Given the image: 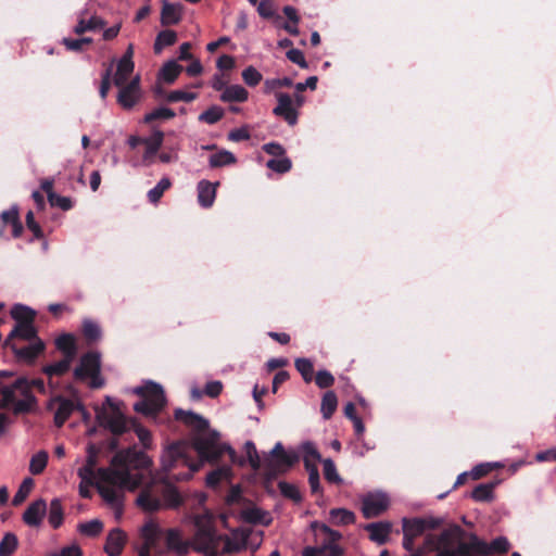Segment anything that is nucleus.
<instances>
[{
	"mask_svg": "<svg viewBox=\"0 0 556 556\" xmlns=\"http://www.w3.org/2000/svg\"><path fill=\"white\" fill-rule=\"evenodd\" d=\"M164 538V531L153 520L147 521L140 529L141 543L139 546L153 551L154 556L165 555L164 547L161 546V539Z\"/></svg>",
	"mask_w": 556,
	"mask_h": 556,
	"instance_id": "12",
	"label": "nucleus"
},
{
	"mask_svg": "<svg viewBox=\"0 0 556 556\" xmlns=\"http://www.w3.org/2000/svg\"><path fill=\"white\" fill-rule=\"evenodd\" d=\"M218 182L212 184L207 180H201L198 184V201L202 207H211L215 201L216 188Z\"/></svg>",
	"mask_w": 556,
	"mask_h": 556,
	"instance_id": "21",
	"label": "nucleus"
},
{
	"mask_svg": "<svg viewBox=\"0 0 556 556\" xmlns=\"http://www.w3.org/2000/svg\"><path fill=\"white\" fill-rule=\"evenodd\" d=\"M425 521L422 518L403 519V533L410 536H419L425 531Z\"/></svg>",
	"mask_w": 556,
	"mask_h": 556,
	"instance_id": "34",
	"label": "nucleus"
},
{
	"mask_svg": "<svg viewBox=\"0 0 556 556\" xmlns=\"http://www.w3.org/2000/svg\"><path fill=\"white\" fill-rule=\"evenodd\" d=\"M300 458L298 452L283 451L277 459H267L264 464V475L267 479L276 477L279 472L286 470L295 464Z\"/></svg>",
	"mask_w": 556,
	"mask_h": 556,
	"instance_id": "14",
	"label": "nucleus"
},
{
	"mask_svg": "<svg viewBox=\"0 0 556 556\" xmlns=\"http://www.w3.org/2000/svg\"><path fill=\"white\" fill-rule=\"evenodd\" d=\"M278 488L285 497L290 498L295 503H299L301 501V493L296 485L288 483L286 481H280L278 483Z\"/></svg>",
	"mask_w": 556,
	"mask_h": 556,
	"instance_id": "53",
	"label": "nucleus"
},
{
	"mask_svg": "<svg viewBox=\"0 0 556 556\" xmlns=\"http://www.w3.org/2000/svg\"><path fill=\"white\" fill-rule=\"evenodd\" d=\"M362 513L365 518H375L384 513L390 505L389 495L381 491L375 490L365 493L361 497Z\"/></svg>",
	"mask_w": 556,
	"mask_h": 556,
	"instance_id": "11",
	"label": "nucleus"
},
{
	"mask_svg": "<svg viewBox=\"0 0 556 556\" xmlns=\"http://www.w3.org/2000/svg\"><path fill=\"white\" fill-rule=\"evenodd\" d=\"M134 62H125L119 60L113 78L114 85L117 87H122L123 85L128 84L127 81L131 73L134 72Z\"/></svg>",
	"mask_w": 556,
	"mask_h": 556,
	"instance_id": "27",
	"label": "nucleus"
},
{
	"mask_svg": "<svg viewBox=\"0 0 556 556\" xmlns=\"http://www.w3.org/2000/svg\"><path fill=\"white\" fill-rule=\"evenodd\" d=\"M175 116V112L168 108H157L153 110L152 112L148 113L143 122L144 123H151L155 119H170Z\"/></svg>",
	"mask_w": 556,
	"mask_h": 556,
	"instance_id": "54",
	"label": "nucleus"
},
{
	"mask_svg": "<svg viewBox=\"0 0 556 556\" xmlns=\"http://www.w3.org/2000/svg\"><path fill=\"white\" fill-rule=\"evenodd\" d=\"M338 400L332 391L326 392L321 400V414L325 419H329L337 408Z\"/></svg>",
	"mask_w": 556,
	"mask_h": 556,
	"instance_id": "40",
	"label": "nucleus"
},
{
	"mask_svg": "<svg viewBox=\"0 0 556 556\" xmlns=\"http://www.w3.org/2000/svg\"><path fill=\"white\" fill-rule=\"evenodd\" d=\"M181 7L179 4L163 2L161 23L163 25H175L181 20Z\"/></svg>",
	"mask_w": 556,
	"mask_h": 556,
	"instance_id": "24",
	"label": "nucleus"
},
{
	"mask_svg": "<svg viewBox=\"0 0 556 556\" xmlns=\"http://www.w3.org/2000/svg\"><path fill=\"white\" fill-rule=\"evenodd\" d=\"M295 368L303 377L304 381L309 382L313 379L314 367L313 363L308 358H296L294 362Z\"/></svg>",
	"mask_w": 556,
	"mask_h": 556,
	"instance_id": "46",
	"label": "nucleus"
},
{
	"mask_svg": "<svg viewBox=\"0 0 556 556\" xmlns=\"http://www.w3.org/2000/svg\"><path fill=\"white\" fill-rule=\"evenodd\" d=\"M47 514V503L45 500L39 498L33 502L23 514V521L34 528L41 526L42 520Z\"/></svg>",
	"mask_w": 556,
	"mask_h": 556,
	"instance_id": "18",
	"label": "nucleus"
},
{
	"mask_svg": "<svg viewBox=\"0 0 556 556\" xmlns=\"http://www.w3.org/2000/svg\"><path fill=\"white\" fill-rule=\"evenodd\" d=\"M224 116L223 108L218 105H212L206 111L199 115V121L206 123L208 125H213L217 123Z\"/></svg>",
	"mask_w": 556,
	"mask_h": 556,
	"instance_id": "43",
	"label": "nucleus"
},
{
	"mask_svg": "<svg viewBox=\"0 0 556 556\" xmlns=\"http://www.w3.org/2000/svg\"><path fill=\"white\" fill-rule=\"evenodd\" d=\"M135 432L143 447L150 448L152 444L151 432L147 428L141 426H137L135 428Z\"/></svg>",
	"mask_w": 556,
	"mask_h": 556,
	"instance_id": "63",
	"label": "nucleus"
},
{
	"mask_svg": "<svg viewBox=\"0 0 556 556\" xmlns=\"http://www.w3.org/2000/svg\"><path fill=\"white\" fill-rule=\"evenodd\" d=\"M391 528L392 525L390 522L380 521L367 525L365 530L369 533L371 541L381 545L388 541Z\"/></svg>",
	"mask_w": 556,
	"mask_h": 556,
	"instance_id": "22",
	"label": "nucleus"
},
{
	"mask_svg": "<svg viewBox=\"0 0 556 556\" xmlns=\"http://www.w3.org/2000/svg\"><path fill=\"white\" fill-rule=\"evenodd\" d=\"M163 140L164 134L159 129L153 130L150 137L144 138L143 144L146 146V151L142 157V162L144 165L149 166L153 163V157L160 150Z\"/></svg>",
	"mask_w": 556,
	"mask_h": 556,
	"instance_id": "19",
	"label": "nucleus"
},
{
	"mask_svg": "<svg viewBox=\"0 0 556 556\" xmlns=\"http://www.w3.org/2000/svg\"><path fill=\"white\" fill-rule=\"evenodd\" d=\"M191 520L193 523L192 549L205 556H217L224 535L217 533L213 515L199 514L194 515Z\"/></svg>",
	"mask_w": 556,
	"mask_h": 556,
	"instance_id": "4",
	"label": "nucleus"
},
{
	"mask_svg": "<svg viewBox=\"0 0 556 556\" xmlns=\"http://www.w3.org/2000/svg\"><path fill=\"white\" fill-rule=\"evenodd\" d=\"M339 540H331L330 538L323 543L321 552L327 553L328 556H342L343 548L337 544Z\"/></svg>",
	"mask_w": 556,
	"mask_h": 556,
	"instance_id": "60",
	"label": "nucleus"
},
{
	"mask_svg": "<svg viewBox=\"0 0 556 556\" xmlns=\"http://www.w3.org/2000/svg\"><path fill=\"white\" fill-rule=\"evenodd\" d=\"M126 543V533L119 529H113L106 538L104 551L109 556H118L124 549Z\"/></svg>",
	"mask_w": 556,
	"mask_h": 556,
	"instance_id": "20",
	"label": "nucleus"
},
{
	"mask_svg": "<svg viewBox=\"0 0 556 556\" xmlns=\"http://www.w3.org/2000/svg\"><path fill=\"white\" fill-rule=\"evenodd\" d=\"M287 58L292 62L298 64L302 68H307L308 64L305 60L303 52L299 49H291L287 52Z\"/></svg>",
	"mask_w": 556,
	"mask_h": 556,
	"instance_id": "62",
	"label": "nucleus"
},
{
	"mask_svg": "<svg viewBox=\"0 0 556 556\" xmlns=\"http://www.w3.org/2000/svg\"><path fill=\"white\" fill-rule=\"evenodd\" d=\"M231 477V468L229 466H222L206 477V483L210 486H216L223 480H229Z\"/></svg>",
	"mask_w": 556,
	"mask_h": 556,
	"instance_id": "39",
	"label": "nucleus"
},
{
	"mask_svg": "<svg viewBox=\"0 0 556 556\" xmlns=\"http://www.w3.org/2000/svg\"><path fill=\"white\" fill-rule=\"evenodd\" d=\"M104 26V21L98 16H91L88 21L80 18L74 28V33L81 35L87 30H94Z\"/></svg>",
	"mask_w": 556,
	"mask_h": 556,
	"instance_id": "38",
	"label": "nucleus"
},
{
	"mask_svg": "<svg viewBox=\"0 0 556 556\" xmlns=\"http://www.w3.org/2000/svg\"><path fill=\"white\" fill-rule=\"evenodd\" d=\"M48 201L51 206L59 207L63 211H68L73 207V201L70 197L60 195L58 193L50 194Z\"/></svg>",
	"mask_w": 556,
	"mask_h": 556,
	"instance_id": "59",
	"label": "nucleus"
},
{
	"mask_svg": "<svg viewBox=\"0 0 556 556\" xmlns=\"http://www.w3.org/2000/svg\"><path fill=\"white\" fill-rule=\"evenodd\" d=\"M198 98V93L195 92H188V91H184V90H174V91H170L167 96H166V100L168 102H192L193 100H195Z\"/></svg>",
	"mask_w": 556,
	"mask_h": 556,
	"instance_id": "55",
	"label": "nucleus"
},
{
	"mask_svg": "<svg viewBox=\"0 0 556 556\" xmlns=\"http://www.w3.org/2000/svg\"><path fill=\"white\" fill-rule=\"evenodd\" d=\"M248 98L249 92L241 85H229L220 94L223 102H244Z\"/></svg>",
	"mask_w": 556,
	"mask_h": 556,
	"instance_id": "25",
	"label": "nucleus"
},
{
	"mask_svg": "<svg viewBox=\"0 0 556 556\" xmlns=\"http://www.w3.org/2000/svg\"><path fill=\"white\" fill-rule=\"evenodd\" d=\"M177 35L174 30H163L161 31L154 42V51L155 53H161L165 47L172 46L176 42Z\"/></svg>",
	"mask_w": 556,
	"mask_h": 556,
	"instance_id": "36",
	"label": "nucleus"
},
{
	"mask_svg": "<svg viewBox=\"0 0 556 556\" xmlns=\"http://www.w3.org/2000/svg\"><path fill=\"white\" fill-rule=\"evenodd\" d=\"M49 523L54 528H59L63 522V507L59 498H53L50 502L49 509L47 508Z\"/></svg>",
	"mask_w": 556,
	"mask_h": 556,
	"instance_id": "30",
	"label": "nucleus"
},
{
	"mask_svg": "<svg viewBox=\"0 0 556 556\" xmlns=\"http://www.w3.org/2000/svg\"><path fill=\"white\" fill-rule=\"evenodd\" d=\"M496 483H482L477 485L471 496L477 502H489L493 498V490Z\"/></svg>",
	"mask_w": 556,
	"mask_h": 556,
	"instance_id": "37",
	"label": "nucleus"
},
{
	"mask_svg": "<svg viewBox=\"0 0 556 556\" xmlns=\"http://www.w3.org/2000/svg\"><path fill=\"white\" fill-rule=\"evenodd\" d=\"M242 78L248 86L254 87L261 83L263 76L255 67L248 66L242 72Z\"/></svg>",
	"mask_w": 556,
	"mask_h": 556,
	"instance_id": "58",
	"label": "nucleus"
},
{
	"mask_svg": "<svg viewBox=\"0 0 556 556\" xmlns=\"http://www.w3.org/2000/svg\"><path fill=\"white\" fill-rule=\"evenodd\" d=\"M102 529L103 523L99 519H92L78 526V531L87 536H97Z\"/></svg>",
	"mask_w": 556,
	"mask_h": 556,
	"instance_id": "48",
	"label": "nucleus"
},
{
	"mask_svg": "<svg viewBox=\"0 0 556 556\" xmlns=\"http://www.w3.org/2000/svg\"><path fill=\"white\" fill-rule=\"evenodd\" d=\"M101 355L98 352H88L83 355L80 364L75 368L74 375L76 379H89V386L92 389L101 388L104 380L100 375Z\"/></svg>",
	"mask_w": 556,
	"mask_h": 556,
	"instance_id": "9",
	"label": "nucleus"
},
{
	"mask_svg": "<svg viewBox=\"0 0 556 556\" xmlns=\"http://www.w3.org/2000/svg\"><path fill=\"white\" fill-rule=\"evenodd\" d=\"M151 464L146 453L130 447L118 452L109 468L96 470L84 465L78 469V477L81 483L96 485L103 500L115 510L116 518H119L124 492L134 491L142 484Z\"/></svg>",
	"mask_w": 556,
	"mask_h": 556,
	"instance_id": "2",
	"label": "nucleus"
},
{
	"mask_svg": "<svg viewBox=\"0 0 556 556\" xmlns=\"http://www.w3.org/2000/svg\"><path fill=\"white\" fill-rule=\"evenodd\" d=\"M33 485H34L33 479L26 478L22 482V484L20 485L17 492L15 493V495L13 497V501H12L13 505L17 506V505L22 504L26 500L28 494L30 493Z\"/></svg>",
	"mask_w": 556,
	"mask_h": 556,
	"instance_id": "52",
	"label": "nucleus"
},
{
	"mask_svg": "<svg viewBox=\"0 0 556 556\" xmlns=\"http://www.w3.org/2000/svg\"><path fill=\"white\" fill-rule=\"evenodd\" d=\"M81 330L84 337L91 342L98 341L102 337V330L100 325L97 321L89 318L83 320Z\"/></svg>",
	"mask_w": 556,
	"mask_h": 556,
	"instance_id": "33",
	"label": "nucleus"
},
{
	"mask_svg": "<svg viewBox=\"0 0 556 556\" xmlns=\"http://www.w3.org/2000/svg\"><path fill=\"white\" fill-rule=\"evenodd\" d=\"M72 357L64 356L63 359L48 365L43 368L45 374L48 376V378L51 380L53 377L61 376L68 371L72 363Z\"/></svg>",
	"mask_w": 556,
	"mask_h": 556,
	"instance_id": "32",
	"label": "nucleus"
},
{
	"mask_svg": "<svg viewBox=\"0 0 556 556\" xmlns=\"http://www.w3.org/2000/svg\"><path fill=\"white\" fill-rule=\"evenodd\" d=\"M132 392L141 397L134 404V409L149 417L155 416L166 403L163 387L151 380L135 387Z\"/></svg>",
	"mask_w": 556,
	"mask_h": 556,
	"instance_id": "6",
	"label": "nucleus"
},
{
	"mask_svg": "<svg viewBox=\"0 0 556 556\" xmlns=\"http://www.w3.org/2000/svg\"><path fill=\"white\" fill-rule=\"evenodd\" d=\"M298 454L302 457L305 470L308 475V484L312 493L321 494L323 489L320 484V477L318 470V463L323 462L321 454L319 453L316 444L312 441H304L298 446Z\"/></svg>",
	"mask_w": 556,
	"mask_h": 556,
	"instance_id": "8",
	"label": "nucleus"
},
{
	"mask_svg": "<svg viewBox=\"0 0 556 556\" xmlns=\"http://www.w3.org/2000/svg\"><path fill=\"white\" fill-rule=\"evenodd\" d=\"M77 403L73 400L56 396L49 403V409L54 414V424L61 427L76 409Z\"/></svg>",
	"mask_w": 556,
	"mask_h": 556,
	"instance_id": "16",
	"label": "nucleus"
},
{
	"mask_svg": "<svg viewBox=\"0 0 556 556\" xmlns=\"http://www.w3.org/2000/svg\"><path fill=\"white\" fill-rule=\"evenodd\" d=\"M48 454L45 451L36 453L29 464V470L33 475H39L47 466Z\"/></svg>",
	"mask_w": 556,
	"mask_h": 556,
	"instance_id": "47",
	"label": "nucleus"
},
{
	"mask_svg": "<svg viewBox=\"0 0 556 556\" xmlns=\"http://www.w3.org/2000/svg\"><path fill=\"white\" fill-rule=\"evenodd\" d=\"M463 534L459 526H451L438 536L428 535L425 548L437 551V556H477L485 552V542L476 535H471L468 542H462Z\"/></svg>",
	"mask_w": 556,
	"mask_h": 556,
	"instance_id": "3",
	"label": "nucleus"
},
{
	"mask_svg": "<svg viewBox=\"0 0 556 556\" xmlns=\"http://www.w3.org/2000/svg\"><path fill=\"white\" fill-rule=\"evenodd\" d=\"M119 88L117 96V102L124 109H131L140 99V77L135 76L128 84L123 85Z\"/></svg>",
	"mask_w": 556,
	"mask_h": 556,
	"instance_id": "15",
	"label": "nucleus"
},
{
	"mask_svg": "<svg viewBox=\"0 0 556 556\" xmlns=\"http://www.w3.org/2000/svg\"><path fill=\"white\" fill-rule=\"evenodd\" d=\"M182 71V66L176 61L172 60L166 62L160 71V79L166 84H173Z\"/></svg>",
	"mask_w": 556,
	"mask_h": 556,
	"instance_id": "29",
	"label": "nucleus"
},
{
	"mask_svg": "<svg viewBox=\"0 0 556 556\" xmlns=\"http://www.w3.org/2000/svg\"><path fill=\"white\" fill-rule=\"evenodd\" d=\"M248 535L242 531H233L230 536L224 535L223 553H233L243 549L248 544Z\"/></svg>",
	"mask_w": 556,
	"mask_h": 556,
	"instance_id": "23",
	"label": "nucleus"
},
{
	"mask_svg": "<svg viewBox=\"0 0 556 556\" xmlns=\"http://www.w3.org/2000/svg\"><path fill=\"white\" fill-rule=\"evenodd\" d=\"M175 418L188 426L192 431L191 443L200 457V462H190L188 451L190 446L185 442H176L166 446L161 456L162 469L169 471L179 466L188 467V471L180 476H167V479L188 480L200 469L203 462L217 460L227 453L232 463L243 465L236 451L226 443L219 442V432L210 429L208 420L191 410L176 409Z\"/></svg>",
	"mask_w": 556,
	"mask_h": 556,
	"instance_id": "1",
	"label": "nucleus"
},
{
	"mask_svg": "<svg viewBox=\"0 0 556 556\" xmlns=\"http://www.w3.org/2000/svg\"><path fill=\"white\" fill-rule=\"evenodd\" d=\"M509 548V542L504 536L494 539L490 545L485 543V552L477 554V556L488 555L490 553H505Z\"/></svg>",
	"mask_w": 556,
	"mask_h": 556,
	"instance_id": "45",
	"label": "nucleus"
},
{
	"mask_svg": "<svg viewBox=\"0 0 556 556\" xmlns=\"http://www.w3.org/2000/svg\"><path fill=\"white\" fill-rule=\"evenodd\" d=\"M165 554H175L176 556H188L192 549L191 539H186L181 529L169 528L164 531Z\"/></svg>",
	"mask_w": 556,
	"mask_h": 556,
	"instance_id": "13",
	"label": "nucleus"
},
{
	"mask_svg": "<svg viewBox=\"0 0 556 556\" xmlns=\"http://www.w3.org/2000/svg\"><path fill=\"white\" fill-rule=\"evenodd\" d=\"M55 343L58 349L65 353V356L74 357L76 351L74 336L70 333L62 334L56 339Z\"/></svg>",
	"mask_w": 556,
	"mask_h": 556,
	"instance_id": "41",
	"label": "nucleus"
},
{
	"mask_svg": "<svg viewBox=\"0 0 556 556\" xmlns=\"http://www.w3.org/2000/svg\"><path fill=\"white\" fill-rule=\"evenodd\" d=\"M323 466H324L325 479L329 483H334V484L342 483L343 480H342L341 476L339 475V472L337 470L334 462L331 458L324 459L323 460Z\"/></svg>",
	"mask_w": 556,
	"mask_h": 556,
	"instance_id": "42",
	"label": "nucleus"
},
{
	"mask_svg": "<svg viewBox=\"0 0 556 556\" xmlns=\"http://www.w3.org/2000/svg\"><path fill=\"white\" fill-rule=\"evenodd\" d=\"M266 166L276 173L285 174L291 169L292 163L289 157L281 156L269 160Z\"/></svg>",
	"mask_w": 556,
	"mask_h": 556,
	"instance_id": "51",
	"label": "nucleus"
},
{
	"mask_svg": "<svg viewBox=\"0 0 556 556\" xmlns=\"http://www.w3.org/2000/svg\"><path fill=\"white\" fill-rule=\"evenodd\" d=\"M292 84V79L289 77L266 79L264 83V91L270 93L281 87H291Z\"/></svg>",
	"mask_w": 556,
	"mask_h": 556,
	"instance_id": "57",
	"label": "nucleus"
},
{
	"mask_svg": "<svg viewBox=\"0 0 556 556\" xmlns=\"http://www.w3.org/2000/svg\"><path fill=\"white\" fill-rule=\"evenodd\" d=\"M172 182L167 177L162 178L154 188L149 190L148 199L151 203H157L163 193L170 187Z\"/></svg>",
	"mask_w": 556,
	"mask_h": 556,
	"instance_id": "44",
	"label": "nucleus"
},
{
	"mask_svg": "<svg viewBox=\"0 0 556 556\" xmlns=\"http://www.w3.org/2000/svg\"><path fill=\"white\" fill-rule=\"evenodd\" d=\"M11 315L18 323L34 321L35 311L23 304H15L11 309Z\"/></svg>",
	"mask_w": 556,
	"mask_h": 556,
	"instance_id": "35",
	"label": "nucleus"
},
{
	"mask_svg": "<svg viewBox=\"0 0 556 556\" xmlns=\"http://www.w3.org/2000/svg\"><path fill=\"white\" fill-rule=\"evenodd\" d=\"M242 516L244 520L250 523L267 526L271 522L270 515L258 507H249L244 509Z\"/></svg>",
	"mask_w": 556,
	"mask_h": 556,
	"instance_id": "26",
	"label": "nucleus"
},
{
	"mask_svg": "<svg viewBox=\"0 0 556 556\" xmlns=\"http://www.w3.org/2000/svg\"><path fill=\"white\" fill-rule=\"evenodd\" d=\"M316 384L324 389L331 387L334 382L333 376L328 370H319L315 377Z\"/></svg>",
	"mask_w": 556,
	"mask_h": 556,
	"instance_id": "61",
	"label": "nucleus"
},
{
	"mask_svg": "<svg viewBox=\"0 0 556 556\" xmlns=\"http://www.w3.org/2000/svg\"><path fill=\"white\" fill-rule=\"evenodd\" d=\"M244 451H245L250 466L254 470H260L262 468V460L258 456L255 444L252 441H247L244 443Z\"/></svg>",
	"mask_w": 556,
	"mask_h": 556,
	"instance_id": "49",
	"label": "nucleus"
},
{
	"mask_svg": "<svg viewBox=\"0 0 556 556\" xmlns=\"http://www.w3.org/2000/svg\"><path fill=\"white\" fill-rule=\"evenodd\" d=\"M237 161L235 154L228 150H220L212 154L208 159L211 167H223L235 164Z\"/></svg>",
	"mask_w": 556,
	"mask_h": 556,
	"instance_id": "31",
	"label": "nucleus"
},
{
	"mask_svg": "<svg viewBox=\"0 0 556 556\" xmlns=\"http://www.w3.org/2000/svg\"><path fill=\"white\" fill-rule=\"evenodd\" d=\"M17 547V538L13 533H7L0 542V556H10Z\"/></svg>",
	"mask_w": 556,
	"mask_h": 556,
	"instance_id": "50",
	"label": "nucleus"
},
{
	"mask_svg": "<svg viewBox=\"0 0 556 556\" xmlns=\"http://www.w3.org/2000/svg\"><path fill=\"white\" fill-rule=\"evenodd\" d=\"M98 424L114 435L125 433L129 429L128 421L119 408V404L111 396H105L101 406L96 407Z\"/></svg>",
	"mask_w": 556,
	"mask_h": 556,
	"instance_id": "7",
	"label": "nucleus"
},
{
	"mask_svg": "<svg viewBox=\"0 0 556 556\" xmlns=\"http://www.w3.org/2000/svg\"><path fill=\"white\" fill-rule=\"evenodd\" d=\"M223 390V383L219 380L208 381L204 388V394L210 397H216Z\"/></svg>",
	"mask_w": 556,
	"mask_h": 556,
	"instance_id": "64",
	"label": "nucleus"
},
{
	"mask_svg": "<svg viewBox=\"0 0 556 556\" xmlns=\"http://www.w3.org/2000/svg\"><path fill=\"white\" fill-rule=\"evenodd\" d=\"M10 337L21 338L23 340H29L27 345L21 346L16 353L26 359L35 358L42 350L43 343L39 339H36V330L33 325V321L28 323H18L15 325L14 329L11 331Z\"/></svg>",
	"mask_w": 556,
	"mask_h": 556,
	"instance_id": "10",
	"label": "nucleus"
},
{
	"mask_svg": "<svg viewBox=\"0 0 556 556\" xmlns=\"http://www.w3.org/2000/svg\"><path fill=\"white\" fill-rule=\"evenodd\" d=\"M278 104L274 108L273 113L276 116L282 117L290 126L298 122V111L293 106V99L290 94L279 92L276 94Z\"/></svg>",
	"mask_w": 556,
	"mask_h": 556,
	"instance_id": "17",
	"label": "nucleus"
},
{
	"mask_svg": "<svg viewBox=\"0 0 556 556\" xmlns=\"http://www.w3.org/2000/svg\"><path fill=\"white\" fill-rule=\"evenodd\" d=\"M34 402L30 383L26 379L18 378L11 386L0 384V408L10 406L15 413H23L29 410Z\"/></svg>",
	"mask_w": 556,
	"mask_h": 556,
	"instance_id": "5",
	"label": "nucleus"
},
{
	"mask_svg": "<svg viewBox=\"0 0 556 556\" xmlns=\"http://www.w3.org/2000/svg\"><path fill=\"white\" fill-rule=\"evenodd\" d=\"M329 520L334 526L351 525L355 521V515L345 508H333L329 513Z\"/></svg>",
	"mask_w": 556,
	"mask_h": 556,
	"instance_id": "28",
	"label": "nucleus"
},
{
	"mask_svg": "<svg viewBox=\"0 0 556 556\" xmlns=\"http://www.w3.org/2000/svg\"><path fill=\"white\" fill-rule=\"evenodd\" d=\"M137 504L147 510H156L160 507L157 498L146 491L138 496Z\"/></svg>",
	"mask_w": 556,
	"mask_h": 556,
	"instance_id": "56",
	"label": "nucleus"
}]
</instances>
